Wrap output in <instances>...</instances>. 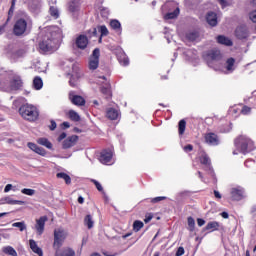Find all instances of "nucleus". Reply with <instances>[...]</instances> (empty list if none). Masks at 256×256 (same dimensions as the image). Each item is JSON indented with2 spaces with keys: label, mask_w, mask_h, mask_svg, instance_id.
I'll return each mask as SVG.
<instances>
[{
  "label": "nucleus",
  "mask_w": 256,
  "mask_h": 256,
  "mask_svg": "<svg viewBox=\"0 0 256 256\" xmlns=\"http://www.w3.org/2000/svg\"><path fill=\"white\" fill-rule=\"evenodd\" d=\"M29 246L31 251H33V253H35L38 256H43V249H41L38 245L37 242L33 239L29 240Z\"/></svg>",
  "instance_id": "25"
},
{
  "label": "nucleus",
  "mask_w": 256,
  "mask_h": 256,
  "mask_svg": "<svg viewBox=\"0 0 256 256\" xmlns=\"http://www.w3.org/2000/svg\"><path fill=\"white\" fill-rule=\"evenodd\" d=\"M98 31L101 33V37H107V35H109V30L105 25L99 26Z\"/></svg>",
  "instance_id": "42"
},
{
  "label": "nucleus",
  "mask_w": 256,
  "mask_h": 256,
  "mask_svg": "<svg viewBox=\"0 0 256 256\" xmlns=\"http://www.w3.org/2000/svg\"><path fill=\"white\" fill-rule=\"evenodd\" d=\"M217 1L221 5L222 8L227 7V2L225 0H217Z\"/></svg>",
  "instance_id": "58"
},
{
  "label": "nucleus",
  "mask_w": 256,
  "mask_h": 256,
  "mask_svg": "<svg viewBox=\"0 0 256 256\" xmlns=\"http://www.w3.org/2000/svg\"><path fill=\"white\" fill-rule=\"evenodd\" d=\"M249 17L251 19V21L253 23H256V10L252 11L250 14H249Z\"/></svg>",
  "instance_id": "52"
},
{
  "label": "nucleus",
  "mask_w": 256,
  "mask_h": 256,
  "mask_svg": "<svg viewBox=\"0 0 256 256\" xmlns=\"http://www.w3.org/2000/svg\"><path fill=\"white\" fill-rule=\"evenodd\" d=\"M187 127V122L185 120H180L178 123V133L179 135H183L185 133V129Z\"/></svg>",
  "instance_id": "39"
},
{
  "label": "nucleus",
  "mask_w": 256,
  "mask_h": 256,
  "mask_svg": "<svg viewBox=\"0 0 256 256\" xmlns=\"http://www.w3.org/2000/svg\"><path fill=\"white\" fill-rule=\"evenodd\" d=\"M165 199H167V197L158 196V197L152 198L151 203H159V201H165Z\"/></svg>",
  "instance_id": "51"
},
{
  "label": "nucleus",
  "mask_w": 256,
  "mask_h": 256,
  "mask_svg": "<svg viewBox=\"0 0 256 256\" xmlns=\"http://www.w3.org/2000/svg\"><path fill=\"white\" fill-rule=\"evenodd\" d=\"M117 59L120 65H123L124 67L129 65V57H127V54H125L123 50H120V52L117 54Z\"/></svg>",
  "instance_id": "27"
},
{
  "label": "nucleus",
  "mask_w": 256,
  "mask_h": 256,
  "mask_svg": "<svg viewBox=\"0 0 256 256\" xmlns=\"http://www.w3.org/2000/svg\"><path fill=\"white\" fill-rule=\"evenodd\" d=\"M198 227H203L205 225V220L203 218L197 219Z\"/></svg>",
  "instance_id": "56"
},
{
  "label": "nucleus",
  "mask_w": 256,
  "mask_h": 256,
  "mask_svg": "<svg viewBox=\"0 0 256 256\" xmlns=\"http://www.w3.org/2000/svg\"><path fill=\"white\" fill-rule=\"evenodd\" d=\"M225 75H229L231 73H233V71H235V69H237V65L235 64V58L230 57L226 60L225 62Z\"/></svg>",
  "instance_id": "16"
},
{
  "label": "nucleus",
  "mask_w": 256,
  "mask_h": 256,
  "mask_svg": "<svg viewBox=\"0 0 256 256\" xmlns=\"http://www.w3.org/2000/svg\"><path fill=\"white\" fill-rule=\"evenodd\" d=\"M222 58L223 56L221 55V51L219 50H210L204 56L208 67H211L212 69H214V71H219V66L217 65V63H219Z\"/></svg>",
  "instance_id": "4"
},
{
  "label": "nucleus",
  "mask_w": 256,
  "mask_h": 256,
  "mask_svg": "<svg viewBox=\"0 0 256 256\" xmlns=\"http://www.w3.org/2000/svg\"><path fill=\"white\" fill-rule=\"evenodd\" d=\"M2 253H4V255L17 256V251L12 246H4Z\"/></svg>",
  "instance_id": "33"
},
{
  "label": "nucleus",
  "mask_w": 256,
  "mask_h": 256,
  "mask_svg": "<svg viewBox=\"0 0 256 256\" xmlns=\"http://www.w3.org/2000/svg\"><path fill=\"white\" fill-rule=\"evenodd\" d=\"M78 203H80V205H83V203H85V198H83L82 196H79Z\"/></svg>",
  "instance_id": "63"
},
{
  "label": "nucleus",
  "mask_w": 256,
  "mask_h": 256,
  "mask_svg": "<svg viewBox=\"0 0 256 256\" xmlns=\"http://www.w3.org/2000/svg\"><path fill=\"white\" fill-rule=\"evenodd\" d=\"M231 197L233 201H241L242 199H245V189H243L241 186L232 188Z\"/></svg>",
  "instance_id": "12"
},
{
  "label": "nucleus",
  "mask_w": 256,
  "mask_h": 256,
  "mask_svg": "<svg viewBox=\"0 0 256 256\" xmlns=\"http://www.w3.org/2000/svg\"><path fill=\"white\" fill-rule=\"evenodd\" d=\"M186 39H188V41H197V39H199V32L197 31H190L186 34Z\"/></svg>",
  "instance_id": "38"
},
{
  "label": "nucleus",
  "mask_w": 256,
  "mask_h": 256,
  "mask_svg": "<svg viewBox=\"0 0 256 256\" xmlns=\"http://www.w3.org/2000/svg\"><path fill=\"white\" fill-rule=\"evenodd\" d=\"M77 141H79V136L72 135L63 141L62 147L63 149H71V147L77 144Z\"/></svg>",
  "instance_id": "18"
},
{
  "label": "nucleus",
  "mask_w": 256,
  "mask_h": 256,
  "mask_svg": "<svg viewBox=\"0 0 256 256\" xmlns=\"http://www.w3.org/2000/svg\"><path fill=\"white\" fill-rule=\"evenodd\" d=\"M235 35L237 39H247V37H249L247 26H238L235 30Z\"/></svg>",
  "instance_id": "19"
},
{
  "label": "nucleus",
  "mask_w": 256,
  "mask_h": 256,
  "mask_svg": "<svg viewBox=\"0 0 256 256\" xmlns=\"http://www.w3.org/2000/svg\"><path fill=\"white\" fill-rule=\"evenodd\" d=\"M33 87L36 91L43 89V79H41L39 76H36L33 80Z\"/></svg>",
  "instance_id": "32"
},
{
  "label": "nucleus",
  "mask_w": 256,
  "mask_h": 256,
  "mask_svg": "<svg viewBox=\"0 0 256 256\" xmlns=\"http://www.w3.org/2000/svg\"><path fill=\"white\" fill-rule=\"evenodd\" d=\"M21 193L23 195H28L29 197H33V195H35V190L31 188H24L21 190Z\"/></svg>",
  "instance_id": "44"
},
{
  "label": "nucleus",
  "mask_w": 256,
  "mask_h": 256,
  "mask_svg": "<svg viewBox=\"0 0 256 256\" xmlns=\"http://www.w3.org/2000/svg\"><path fill=\"white\" fill-rule=\"evenodd\" d=\"M234 145L243 153V155H247V153H251V151L255 150V143H253V140L247 136H240L237 138L234 141Z\"/></svg>",
  "instance_id": "3"
},
{
  "label": "nucleus",
  "mask_w": 256,
  "mask_h": 256,
  "mask_svg": "<svg viewBox=\"0 0 256 256\" xmlns=\"http://www.w3.org/2000/svg\"><path fill=\"white\" fill-rule=\"evenodd\" d=\"M198 176H199V179H201V181H205L204 178H203V174L201 173V171H198Z\"/></svg>",
  "instance_id": "64"
},
{
  "label": "nucleus",
  "mask_w": 256,
  "mask_h": 256,
  "mask_svg": "<svg viewBox=\"0 0 256 256\" xmlns=\"http://www.w3.org/2000/svg\"><path fill=\"white\" fill-rule=\"evenodd\" d=\"M219 227H221L219 222L212 221V222H208V224L203 229V231H209L210 233H213V231H219Z\"/></svg>",
  "instance_id": "29"
},
{
  "label": "nucleus",
  "mask_w": 256,
  "mask_h": 256,
  "mask_svg": "<svg viewBox=\"0 0 256 256\" xmlns=\"http://www.w3.org/2000/svg\"><path fill=\"white\" fill-rule=\"evenodd\" d=\"M12 227H17L19 231H25V229H27V225H25V222H15L12 224Z\"/></svg>",
  "instance_id": "43"
},
{
  "label": "nucleus",
  "mask_w": 256,
  "mask_h": 256,
  "mask_svg": "<svg viewBox=\"0 0 256 256\" xmlns=\"http://www.w3.org/2000/svg\"><path fill=\"white\" fill-rule=\"evenodd\" d=\"M69 99L73 105H77L78 107H83V105H85V98L80 95H75V92L69 93Z\"/></svg>",
  "instance_id": "15"
},
{
  "label": "nucleus",
  "mask_w": 256,
  "mask_h": 256,
  "mask_svg": "<svg viewBox=\"0 0 256 256\" xmlns=\"http://www.w3.org/2000/svg\"><path fill=\"white\" fill-rule=\"evenodd\" d=\"M110 27L118 34H121V22L119 20H111Z\"/></svg>",
  "instance_id": "31"
},
{
  "label": "nucleus",
  "mask_w": 256,
  "mask_h": 256,
  "mask_svg": "<svg viewBox=\"0 0 256 256\" xmlns=\"http://www.w3.org/2000/svg\"><path fill=\"white\" fill-rule=\"evenodd\" d=\"M49 13L51 15V17H53V19H59V9H57V7L55 6H51L49 9Z\"/></svg>",
  "instance_id": "41"
},
{
  "label": "nucleus",
  "mask_w": 256,
  "mask_h": 256,
  "mask_svg": "<svg viewBox=\"0 0 256 256\" xmlns=\"http://www.w3.org/2000/svg\"><path fill=\"white\" fill-rule=\"evenodd\" d=\"M0 205H25V201L15 200L11 196H6L4 198H1Z\"/></svg>",
  "instance_id": "17"
},
{
  "label": "nucleus",
  "mask_w": 256,
  "mask_h": 256,
  "mask_svg": "<svg viewBox=\"0 0 256 256\" xmlns=\"http://www.w3.org/2000/svg\"><path fill=\"white\" fill-rule=\"evenodd\" d=\"M94 223L93 216H91V214L86 215L84 218V225H86L88 229H93Z\"/></svg>",
  "instance_id": "37"
},
{
  "label": "nucleus",
  "mask_w": 256,
  "mask_h": 256,
  "mask_svg": "<svg viewBox=\"0 0 256 256\" xmlns=\"http://www.w3.org/2000/svg\"><path fill=\"white\" fill-rule=\"evenodd\" d=\"M27 147H29L31 151H34V153H37V155H41V157H45V155H47V151L45 150V148L39 147L33 142H29L27 144Z\"/></svg>",
  "instance_id": "20"
},
{
  "label": "nucleus",
  "mask_w": 256,
  "mask_h": 256,
  "mask_svg": "<svg viewBox=\"0 0 256 256\" xmlns=\"http://www.w3.org/2000/svg\"><path fill=\"white\" fill-rule=\"evenodd\" d=\"M65 239H67V232L63 230V228L55 229L53 248L61 249V246L63 245V241H65Z\"/></svg>",
  "instance_id": "5"
},
{
  "label": "nucleus",
  "mask_w": 256,
  "mask_h": 256,
  "mask_svg": "<svg viewBox=\"0 0 256 256\" xmlns=\"http://www.w3.org/2000/svg\"><path fill=\"white\" fill-rule=\"evenodd\" d=\"M121 113L119 112V110L115 109V108H108L106 111V117L108 119H110V121H117V119H119Z\"/></svg>",
  "instance_id": "23"
},
{
  "label": "nucleus",
  "mask_w": 256,
  "mask_h": 256,
  "mask_svg": "<svg viewBox=\"0 0 256 256\" xmlns=\"http://www.w3.org/2000/svg\"><path fill=\"white\" fill-rule=\"evenodd\" d=\"M68 9L74 17H77L79 15V11H81V4L77 1H72L69 3Z\"/></svg>",
  "instance_id": "22"
},
{
  "label": "nucleus",
  "mask_w": 256,
  "mask_h": 256,
  "mask_svg": "<svg viewBox=\"0 0 256 256\" xmlns=\"http://www.w3.org/2000/svg\"><path fill=\"white\" fill-rule=\"evenodd\" d=\"M50 131H55L57 129V123L54 120H51V125L49 126Z\"/></svg>",
  "instance_id": "53"
},
{
  "label": "nucleus",
  "mask_w": 256,
  "mask_h": 256,
  "mask_svg": "<svg viewBox=\"0 0 256 256\" xmlns=\"http://www.w3.org/2000/svg\"><path fill=\"white\" fill-rule=\"evenodd\" d=\"M99 161L103 165H113V163H115L113 161V150L111 149L102 150L100 153Z\"/></svg>",
  "instance_id": "8"
},
{
  "label": "nucleus",
  "mask_w": 256,
  "mask_h": 256,
  "mask_svg": "<svg viewBox=\"0 0 256 256\" xmlns=\"http://www.w3.org/2000/svg\"><path fill=\"white\" fill-rule=\"evenodd\" d=\"M200 163L204 165V170L208 171L210 175H213V166H211V159L209 156L203 152L200 156Z\"/></svg>",
  "instance_id": "11"
},
{
  "label": "nucleus",
  "mask_w": 256,
  "mask_h": 256,
  "mask_svg": "<svg viewBox=\"0 0 256 256\" xmlns=\"http://www.w3.org/2000/svg\"><path fill=\"white\" fill-rule=\"evenodd\" d=\"M242 115H250L251 114V107L244 106L241 110Z\"/></svg>",
  "instance_id": "50"
},
{
  "label": "nucleus",
  "mask_w": 256,
  "mask_h": 256,
  "mask_svg": "<svg viewBox=\"0 0 256 256\" xmlns=\"http://www.w3.org/2000/svg\"><path fill=\"white\" fill-rule=\"evenodd\" d=\"M56 177L58 179H63L65 181L66 185H71V176H69L67 173L59 172L56 174Z\"/></svg>",
  "instance_id": "34"
},
{
  "label": "nucleus",
  "mask_w": 256,
  "mask_h": 256,
  "mask_svg": "<svg viewBox=\"0 0 256 256\" xmlns=\"http://www.w3.org/2000/svg\"><path fill=\"white\" fill-rule=\"evenodd\" d=\"M204 139L205 143H207V145H211L212 147H216V145H219V143H221V140H219V136L212 132L205 134Z\"/></svg>",
  "instance_id": "13"
},
{
  "label": "nucleus",
  "mask_w": 256,
  "mask_h": 256,
  "mask_svg": "<svg viewBox=\"0 0 256 256\" xmlns=\"http://www.w3.org/2000/svg\"><path fill=\"white\" fill-rule=\"evenodd\" d=\"M69 84L71 87H75V85H77V83H75V79H73V77L70 78Z\"/></svg>",
  "instance_id": "59"
},
{
  "label": "nucleus",
  "mask_w": 256,
  "mask_h": 256,
  "mask_svg": "<svg viewBox=\"0 0 256 256\" xmlns=\"http://www.w3.org/2000/svg\"><path fill=\"white\" fill-rule=\"evenodd\" d=\"M68 117L71 119V121L76 123L81 121V116H79V113H77L75 110H69Z\"/></svg>",
  "instance_id": "36"
},
{
  "label": "nucleus",
  "mask_w": 256,
  "mask_h": 256,
  "mask_svg": "<svg viewBox=\"0 0 256 256\" xmlns=\"http://www.w3.org/2000/svg\"><path fill=\"white\" fill-rule=\"evenodd\" d=\"M19 113L23 119L33 123L39 119V110L31 104H24L19 108Z\"/></svg>",
  "instance_id": "2"
},
{
  "label": "nucleus",
  "mask_w": 256,
  "mask_h": 256,
  "mask_svg": "<svg viewBox=\"0 0 256 256\" xmlns=\"http://www.w3.org/2000/svg\"><path fill=\"white\" fill-rule=\"evenodd\" d=\"M55 256H75V251L71 248L55 249Z\"/></svg>",
  "instance_id": "24"
},
{
  "label": "nucleus",
  "mask_w": 256,
  "mask_h": 256,
  "mask_svg": "<svg viewBox=\"0 0 256 256\" xmlns=\"http://www.w3.org/2000/svg\"><path fill=\"white\" fill-rule=\"evenodd\" d=\"M17 191V188L13 184H7L4 188V193H9V191Z\"/></svg>",
  "instance_id": "48"
},
{
  "label": "nucleus",
  "mask_w": 256,
  "mask_h": 256,
  "mask_svg": "<svg viewBox=\"0 0 256 256\" xmlns=\"http://www.w3.org/2000/svg\"><path fill=\"white\" fill-rule=\"evenodd\" d=\"M185 254V249L183 247H179L177 252H176V256H181Z\"/></svg>",
  "instance_id": "54"
},
{
  "label": "nucleus",
  "mask_w": 256,
  "mask_h": 256,
  "mask_svg": "<svg viewBox=\"0 0 256 256\" xmlns=\"http://www.w3.org/2000/svg\"><path fill=\"white\" fill-rule=\"evenodd\" d=\"M217 43L220 45H225L226 47H232L233 46V41L229 39L227 36L219 35L216 37Z\"/></svg>",
  "instance_id": "26"
},
{
  "label": "nucleus",
  "mask_w": 256,
  "mask_h": 256,
  "mask_svg": "<svg viewBox=\"0 0 256 256\" xmlns=\"http://www.w3.org/2000/svg\"><path fill=\"white\" fill-rule=\"evenodd\" d=\"M27 31V20L25 18L18 19L13 27V33L16 37H21Z\"/></svg>",
  "instance_id": "6"
},
{
  "label": "nucleus",
  "mask_w": 256,
  "mask_h": 256,
  "mask_svg": "<svg viewBox=\"0 0 256 256\" xmlns=\"http://www.w3.org/2000/svg\"><path fill=\"white\" fill-rule=\"evenodd\" d=\"M23 55H25V50L20 49L12 54V58L19 59V57H23Z\"/></svg>",
  "instance_id": "45"
},
{
  "label": "nucleus",
  "mask_w": 256,
  "mask_h": 256,
  "mask_svg": "<svg viewBox=\"0 0 256 256\" xmlns=\"http://www.w3.org/2000/svg\"><path fill=\"white\" fill-rule=\"evenodd\" d=\"M145 224H143L142 221L140 220H136L133 223V230L135 231V233H138V231H141V229H143Z\"/></svg>",
  "instance_id": "40"
},
{
  "label": "nucleus",
  "mask_w": 256,
  "mask_h": 256,
  "mask_svg": "<svg viewBox=\"0 0 256 256\" xmlns=\"http://www.w3.org/2000/svg\"><path fill=\"white\" fill-rule=\"evenodd\" d=\"M23 87V80L21 76L15 75L11 79L9 85L5 88V91H19Z\"/></svg>",
  "instance_id": "9"
},
{
  "label": "nucleus",
  "mask_w": 256,
  "mask_h": 256,
  "mask_svg": "<svg viewBox=\"0 0 256 256\" xmlns=\"http://www.w3.org/2000/svg\"><path fill=\"white\" fill-rule=\"evenodd\" d=\"M179 7H177L173 12H168L165 16L164 19L167 21L169 19H177L179 17Z\"/></svg>",
  "instance_id": "35"
},
{
  "label": "nucleus",
  "mask_w": 256,
  "mask_h": 256,
  "mask_svg": "<svg viewBox=\"0 0 256 256\" xmlns=\"http://www.w3.org/2000/svg\"><path fill=\"white\" fill-rule=\"evenodd\" d=\"M87 45H89V39L85 35H80L76 39V46L78 49H86Z\"/></svg>",
  "instance_id": "21"
},
{
  "label": "nucleus",
  "mask_w": 256,
  "mask_h": 256,
  "mask_svg": "<svg viewBox=\"0 0 256 256\" xmlns=\"http://www.w3.org/2000/svg\"><path fill=\"white\" fill-rule=\"evenodd\" d=\"M188 227L190 231H195V219L193 217H188Z\"/></svg>",
  "instance_id": "46"
},
{
  "label": "nucleus",
  "mask_w": 256,
  "mask_h": 256,
  "mask_svg": "<svg viewBox=\"0 0 256 256\" xmlns=\"http://www.w3.org/2000/svg\"><path fill=\"white\" fill-rule=\"evenodd\" d=\"M62 127H64V129H69V127H71V124H69V122H63Z\"/></svg>",
  "instance_id": "61"
},
{
  "label": "nucleus",
  "mask_w": 256,
  "mask_h": 256,
  "mask_svg": "<svg viewBox=\"0 0 256 256\" xmlns=\"http://www.w3.org/2000/svg\"><path fill=\"white\" fill-rule=\"evenodd\" d=\"M48 218L47 216H42L36 220L35 229L37 235H41L45 231V223H47Z\"/></svg>",
  "instance_id": "14"
},
{
  "label": "nucleus",
  "mask_w": 256,
  "mask_h": 256,
  "mask_svg": "<svg viewBox=\"0 0 256 256\" xmlns=\"http://www.w3.org/2000/svg\"><path fill=\"white\" fill-rule=\"evenodd\" d=\"M214 196L216 197V199H221V193H219V191L214 190Z\"/></svg>",
  "instance_id": "60"
},
{
  "label": "nucleus",
  "mask_w": 256,
  "mask_h": 256,
  "mask_svg": "<svg viewBox=\"0 0 256 256\" xmlns=\"http://www.w3.org/2000/svg\"><path fill=\"white\" fill-rule=\"evenodd\" d=\"M38 145H42V147H46V149H53V144L47 138H38Z\"/></svg>",
  "instance_id": "30"
},
{
  "label": "nucleus",
  "mask_w": 256,
  "mask_h": 256,
  "mask_svg": "<svg viewBox=\"0 0 256 256\" xmlns=\"http://www.w3.org/2000/svg\"><path fill=\"white\" fill-rule=\"evenodd\" d=\"M92 183H94L96 189L100 192L103 193V186L101 185V183H99V181L92 179L91 180Z\"/></svg>",
  "instance_id": "47"
},
{
  "label": "nucleus",
  "mask_w": 256,
  "mask_h": 256,
  "mask_svg": "<svg viewBox=\"0 0 256 256\" xmlns=\"http://www.w3.org/2000/svg\"><path fill=\"white\" fill-rule=\"evenodd\" d=\"M221 217H223V219H229V213H227V212H222V213H221Z\"/></svg>",
  "instance_id": "62"
},
{
  "label": "nucleus",
  "mask_w": 256,
  "mask_h": 256,
  "mask_svg": "<svg viewBox=\"0 0 256 256\" xmlns=\"http://www.w3.org/2000/svg\"><path fill=\"white\" fill-rule=\"evenodd\" d=\"M13 13H15V6H10V9L8 11L7 23L11 21V17H13Z\"/></svg>",
  "instance_id": "49"
},
{
  "label": "nucleus",
  "mask_w": 256,
  "mask_h": 256,
  "mask_svg": "<svg viewBox=\"0 0 256 256\" xmlns=\"http://www.w3.org/2000/svg\"><path fill=\"white\" fill-rule=\"evenodd\" d=\"M99 57H101V51L99 48L93 50L92 55L89 58L88 67L90 71H95L99 67Z\"/></svg>",
  "instance_id": "7"
},
{
  "label": "nucleus",
  "mask_w": 256,
  "mask_h": 256,
  "mask_svg": "<svg viewBox=\"0 0 256 256\" xmlns=\"http://www.w3.org/2000/svg\"><path fill=\"white\" fill-rule=\"evenodd\" d=\"M184 151H185V153H189V152L193 151V145H191V144L186 145L184 147Z\"/></svg>",
  "instance_id": "55"
},
{
  "label": "nucleus",
  "mask_w": 256,
  "mask_h": 256,
  "mask_svg": "<svg viewBox=\"0 0 256 256\" xmlns=\"http://www.w3.org/2000/svg\"><path fill=\"white\" fill-rule=\"evenodd\" d=\"M67 137V133L63 132L59 135L58 137V141H63V139H65Z\"/></svg>",
  "instance_id": "57"
},
{
  "label": "nucleus",
  "mask_w": 256,
  "mask_h": 256,
  "mask_svg": "<svg viewBox=\"0 0 256 256\" xmlns=\"http://www.w3.org/2000/svg\"><path fill=\"white\" fill-rule=\"evenodd\" d=\"M99 79H101L100 83L102 84L100 88L101 93L104 94L105 99H111V83L107 81V77L105 76H100Z\"/></svg>",
  "instance_id": "10"
},
{
  "label": "nucleus",
  "mask_w": 256,
  "mask_h": 256,
  "mask_svg": "<svg viewBox=\"0 0 256 256\" xmlns=\"http://www.w3.org/2000/svg\"><path fill=\"white\" fill-rule=\"evenodd\" d=\"M59 37H61L59 28L53 26L46 28L42 41L39 43V52L43 55L54 53L56 49H59Z\"/></svg>",
  "instance_id": "1"
},
{
  "label": "nucleus",
  "mask_w": 256,
  "mask_h": 256,
  "mask_svg": "<svg viewBox=\"0 0 256 256\" xmlns=\"http://www.w3.org/2000/svg\"><path fill=\"white\" fill-rule=\"evenodd\" d=\"M206 21L211 27L217 26V14L214 12H208L206 15Z\"/></svg>",
  "instance_id": "28"
}]
</instances>
